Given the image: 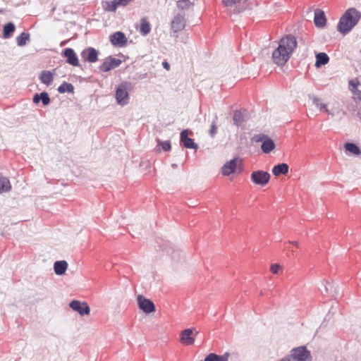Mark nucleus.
<instances>
[{"label":"nucleus","mask_w":361,"mask_h":361,"mask_svg":"<svg viewBox=\"0 0 361 361\" xmlns=\"http://www.w3.org/2000/svg\"><path fill=\"white\" fill-rule=\"evenodd\" d=\"M68 268V263L66 261L61 260L56 261L54 264V270L56 275L61 276L65 274Z\"/></svg>","instance_id":"aec40b11"},{"label":"nucleus","mask_w":361,"mask_h":361,"mask_svg":"<svg viewBox=\"0 0 361 361\" xmlns=\"http://www.w3.org/2000/svg\"><path fill=\"white\" fill-rule=\"evenodd\" d=\"M281 269V266L278 264H273L271 266V271L273 273V274H277L279 272V270Z\"/></svg>","instance_id":"4c0bfd02"},{"label":"nucleus","mask_w":361,"mask_h":361,"mask_svg":"<svg viewBox=\"0 0 361 361\" xmlns=\"http://www.w3.org/2000/svg\"><path fill=\"white\" fill-rule=\"evenodd\" d=\"M251 180L256 185L264 186L270 179V174L264 171H255L251 173Z\"/></svg>","instance_id":"0eeeda50"},{"label":"nucleus","mask_w":361,"mask_h":361,"mask_svg":"<svg viewBox=\"0 0 361 361\" xmlns=\"http://www.w3.org/2000/svg\"><path fill=\"white\" fill-rule=\"evenodd\" d=\"M54 73L49 71H43L39 78L42 83L46 85L47 86H49L54 80Z\"/></svg>","instance_id":"6ab92c4d"},{"label":"nucleus","mask_w":361,"mask_h":361,"mask_svg":"<svg viewBox=\"0 0 361 361\" xmlns=\"http://www.w3.org/2000/svg\"><path fill=\"white\" fill-rule=\"evenodd\" d=\"M185 26V20L183 16L177 15L171 22V29L173 32L183 30Z\"/></svg>","instance_id":"2eb2a0df"},{"label":"nucleus","mask_w":361,"mask_h":361,"mask_svg":"<svg viewBox=\"0 0 361 361\" xmlns=\"http://www.w3.org/2000/svg\"><path fill=\"white\" fill-rule=\"evenodd\" d=\"M297 46L295 37L291 35L283 37L278 47L272 53V59L278 66H283L290 59Z\"/></svg>","instance_id":"f257e3e1"},{"label":"nucleus","mask_w":361,"mask_h":361,"mask_svg":"<svg viewBox=\"0 0 361 361\" xmlns=\"http://www.w3.org/2000/svg\"><path fill=\"white\" fill-rule=\"evenodd\" d=\"M349 90L354 95L361 96V83L357 78H353L349 81Z\"/></svg>","instance_id":"a211bd4d"},{"label":"nucleus","mask_w":361,"mask_h":361,"mask_svg":"<svg viewBox=\"0 0 361 361\" xmlns=\"http://www.w3.org/2000/svg\"><path fill=\"white\" fill-rule=\"evenodd\" d=\"M230 355L226 353L222 355H217L214 353H210L204 358V361H228Z\"/></svg>","instance_id":"5701e85b"},{"label":"nucleus","mask_w":361,"mask_h":361,"mask_svg":"<svg viewBox=\"0 0 361 361\" xmlns=\"http://www.w3.org/2000/svg\"><path fill=\"white\" fill-rule=\"evenodd\" d=\"M280 361H290V359L288 358H283L282 360H281Z\"/></svg>","instance_id":"79ce46f5"},{"label":"nucleus","mask_w":361,"mask_h":361,"mask_svg":"<svg viewBox=\"0 0 361 361\" xmlns=\"http://www.w3.org/2000/svg\"><path fill=\"white\" fill-rule=\"evenodd\" d=\"M130 82L123 81L116 87L115 97L118 104L121 106H126L129 103L130 95L128 90L130 87Z\"/></svg>","instance_id":"7ed1b4c3"},{"label":"nucleus","mask_w":361,"mask_h":361,"mask_svg":"<svg viewBox=\"0 0 361 361\" xmlns=\"http://www.w3.org/2000/svg\"><path fill=\"white\" fill-rule=\"evenodd\" d=\"M290 356L293 361H312L310 351L305 346L293 348L290 351Z\"/></svg>","instance_id":"20e7f679"},{"label":"nucleus","mask_w":361,"mask_h":361,"mask_svg":"<svg viewBox=\"0 0 361 361\" xmlns=\"http://www.w3.org/2000/svg\"><path fill=\"white\" fill-rule=\"evenodd\" d=\"M63 56L67 59V63L73 66H78L79 61L74 50L71 48H67L63 51Z\"/></svg>","instance_id":"dca6fc26"},{"label":"nucleus","mask_w":361,"mask_h":361,"mask_svg":"<svg viewBox=\"0 0 361 361\" xmlns=\"http://www.w3.org/2000/svg\"><path fill=\"white\" fill-rule=\"evenodd\" d=\"M234 124L236 126L241 125L242 122V114L240 111H235L233 115Z\"/></svg>","instance_id":"72a5a7b5"},{"label":"nucleus","mask_w":361,"mask_h":361,"mask_svg":"<svg viewBox=\"0 0 361 361\" xmlns=\"http://www.w3.org/2000/svg\"><path fill=\"white\" fill-rule=\"evenodd\" d=\"M314 23L317 27H324L326 23L324 12L320 9L314 11Z\"/></svg>","instance_id":"f3484780"},{"label":"nucleus","mask_w":361,"mask_h":361,"mask_svg":"<svg viewBox=\"0 0 361 361\" xmlns=\"http://www.w3.org/2000/svg\"><path fill=\"white\" fill-rule=\"evenodd\" d=\"M344 147L346 151L349 152L350 153L354 155H359L360 154V148L353 143H345Z\"/></svg>","instance_id":"c85d7f7f"},{"label":"nucleus","mask_w":361,"mask_h":361,"mask_svg":"<svg viewBox=\"0 0 361 361\" xmlns=\"http://www.w3.org/2000/svg\"><path fill=\"white\" fill-rule=\"evenodd\" d=\"M288 172V166L286 164H280L275 166L272 169L274 176H278L281 174H286Z\"/></svg>","instance_id":"b1692460"},{"label":"nucleus","mask_w":361,"mask_h":361,"mask_svg":"<svg viewBox=\"0 0 361 361\" xmlns=\"http://www.w3.org/2000/svg\"><path fill=\"white\" fill-rule=\"evenodd\" d=\"M69 306L73 311L77 312L80 316L88 315L90 312V308L85 302L73 300L69 303Z\"/></svg>","instance_id":"1a4fd4ad"},{"label":"nucleus","mask_w":361,"mask_h":361,"mask_svg":"<svg viewBox=\"0 0 361 361\" xmlns=\"http://www.w3.org/2000/svg\"><path fill=\"white\" fill-rule=\"evenodd\" d=\"M329 61L328 55L325 53H319L316 55V67H320L322 65L326 64Z\"/></svg>","instance_id":"393cba45"},{"label":"nucleus","mask_w":361,"mask_h":361,"mask_svg":"<svg viewBox=\"0 0 361 361\" xmlns=\"http://www.w3.org/2000/svg\"><path fill=\"white\" fill-rule=\"evenodd\" d=\"M191 5L192 4L189 0H179L177 2L178 8L181 10L189 8Z\"/></svg>","instance_id":"473e14b6"},{"label":"nucleus","mask_w":361,"mask_h":361,"mask_svg":"<svg viewBox=\"0 0 361 361\" xmlns=\"http://www.w3.org/2000/svg\"><path fill=\"white\" fill-rule=\"evenodd\" d=\"M15 31V25L13 23H8L4 27L3 37L5 39L10 38Z\"/></svg>","instance_id":"bb28decb"},{"label":"nucleus","mask_w":361,"mask_h":361,"mask_svg":"<svg viewBox=\"0 0 361 361\" xmlns=\"http://www.w3.org/2000/svg\"><path fill=\"white\" fill-rule=\"evenodd\" d=\"M11 185L8 178L0 176V193L10 191Z\"/></svg>","instance_id":"a878e982"},{"label":"nucleus","mask_w":361,"mask_h":361,"mask_svg":"<svg viewBox=\"0 0 361 361\" xmlns=\"http://www.w3.org/2000/svg\"><path fill=\"white\" fill-rule=\"evenodd\" d=\"M121 60L109 56L106 58L99 67L102 71L107 72L120 66Z\"/></svg>","instance_id":"9d476101"},{"label":"nucleus","mask_w":361,"mask_h":361,"mask_svg":"<svg viewBox=\"0 0 361 361\" xmlns=\"http://www.w3.org/2000/svg\"><path fill=\"white\" fill-rule=\"evenodd\" d=\"M261 148L264 153H269L275 148V144L271 139L265 137L262 140Z\"/></svg>","instance_id":"412c9836"},{"label":"nucleus","mask_w":361,"mask_h":361,"mask_svg":"<svg viewBox=\"0 0 361 361\" xmlns=\"http://www.w3.org/2000/svg\"><path fill=\"white\" fill-rule=\"evenodd\" d=\"M312 102L319 111L326 112L332 116L340 112V105L338 102H334L333 104V106L331 110L327 108V105L326 104L323 103L322 100L317 97H313Z\"/></svg>","instance_id":"423d86ee"},{"label":"nucleus","mask_w":361,"mask_h":361,"mask_svg":"<svg viewBox=\"0 0 361 361\" xmlns=\"http://www.w3.org/2000/svg\"><path fill=\"white\" fill-rule=\"evenodd\" d=\"M242 159L235 157L228 161H226L221 169V173L224 176H228L237 171L238 169L242 166Z\"/></svg>","instance_id":"39448f33"},{"label":"nucleus","mask_w":361,"mask_h":361,"mask_svg":"<svg viewBox=\"0 0 361 361\" xmlns=\"http://www.w3.org/2000/svg\"><path fill=\"white\" fill-rule=\"evenodd\" d=\"M239 1L240 0H222V2L225 6H232Z\"/></svg>","instance_id":"e433bc0d"},{"label":"nucleus","mask_w":361,"mask_h":361,"mask_svg":"<svg viewBox=\"0 0 361 361\" xmlns=\"http://www.w3.org/2000/svg\"><path fill=\"white\" fill-rule=\"evenodd\" d=\"M360 119H361V116H360Z\"/></svg>","instance_id":"37998d69"},{"label":"nucleus","mask_w":361,"mask_h":361,"mask_svg":"<svg viewBox=\"0 0 361 361\" xmlns=\"http://www.w3.org/2000/svg\"><path fill=\"white\" fill-rule=\"evenodd\" d=\"M113 1L115 5L116 10L118 6H126L130 3L128 0H113Z\"/></svg>","instance_id":"f704fd0d"},{"label":"nucleus","mask_w":361,"mask_h":361,"mask_svg":"<svg viewBox=\"0 0 361 361\" xmlns=\"http://www.w3.org/2000/svg\"><path fill=\"white\" fill-rule=\"evenodd\" d=\"M102 8L108 12H115L116 8L113 1H103L102 2Z\"/></svg>","instance_id":"2f4dec72"},{"label":"nucleus","mask_w":361,"mask_h":361,"mask_svg":"<svg viewBox=\"0 0 361 361\" xmlns=\"http://www.w3.org/2000/svg\"><path fill=\"white\" fill-rule=\"evenodd\" d=\"M40 100H42V104L44 106L48 105L50 103V98L48 94L45 92L39 94H35L33 97V102L37 104Z\"/></svg>","instance_id":"4be33fe9"},{"label":"nucleus","mask_w":361,"mask_h":361,"mask_svg":"<svg viewBox=\"0 0 361 361\" xmlns=\"http://www.w3.org/2000/svg\"><path fill=\"white\" fill-rule=\"evenodd\" d=\"M74 87L72 84L68 83V82H63L58 88V91L60 93H65V92H73Z\"/></svg>","instance_id":"7c9ffc66"},{"label":"nucleus","mask_w":361,"mask_h":361,"mask_svg":"<svg viewBox=\"0 0 361 361\" xmlns=\"http://www.w3.org/2000/svg\"><path fill=\"white\" fill-rule=\"evenodd\" d=\"M151 30L149 22L145 19H142L140 23V32L142 35H147Z\"/></svg>","instance_id":"c756f323"},{"label":"nucleus","mask_w":361,"mask_h":361,"mask_svg":"<svg viewBox=\"0 0 361 361\" xmlns=\"http://www.w3.org/2000/svg\"><path fill=\"white\" fill-rule=\"evenodd\" d=\"M181 343L185 345H192L195 342L193 336V330L192 329H187L183 330L180 334Z\"/></svg>","instance_id":"4468645a"},{"label":"nucleus","mask_w":361,"mask_h":361,"mask_svg":"<svg viewBox=\"0 0 361 361\" xmlns=\"http://www.w3.org/2000/svg\"><path fill=\"white\" fill-rule=\"evenodd\" d=\"M188 135L189 130L187 129L183 130L180 135V142L186 148L197 149L198 148L197 144L192 139L188 137Z\"/></svg>","instance_id":"f8f14e48"},{"label":"nucleus","mask_w":361,"mask_h":361,"mask_svg":"<svg viewBox=\"0 0 361 361\" xmlns=\"http://www.w3.org/2000/svg\"><path fill=\"white\" fill-rule=\"evenodd\" d=\"M30 35L26 32L21 33L18 37H16V43L19 47L25 46L29 41Z\"/></svg>","instance_id":"cd10ccee"},{"label":"nucleus","mask_w":361,"mask_h":361,"mask_svg":"<svg viewBox=\"0 0 361 361\" xmlns=\"http://www.w3.org/2000/svg\"><path fill=\"white\" fill-rule=\"evenodd\" d=\"M291 244H293V245L298 247L299 245V243L298 241H291L290 242Z\"/></svg>","instance_id":"a19ab883"},{"label":"nucleus","mask_w":361,"mask_h":361,"mask_svg":"<svg viewBox=\"0 0 361 361\" xmlns=\"http://www.w3.org/2000/svg\"><path fill=\"white\" fill-rule=\"evenodd\" d=\"M137 302L139 308L146 314H150L155 311V305L152 300L146 298L142 295L137 296Z\"/></svg>","instance_id":"6e6552de"},{"label":"nucleus","mask_w":361,"mask_h":361,"mask_svg":"<svg viewBox=\"0 0 361 361\" xmlns=\"http://www.w3.org/2000/svg\"><path fill=\"white\" fill-rule=\"evenodd\" d=\"M360 18L361 13L356 8L347 9L339 20L337 30L343 35L348 34L357 24Z\"/></svg>","instance_id":"f03ea898"},{"label":"nucleus","mask_w":361,"mask_h":361,"mask_svg":"<svg viewBox=\"0 0 361 361\" xmlns=\"http://www.w3.org/2000/svg\"><path fill=\"white\" fill-rule=\"evenodd\" d=\"M81 56L84 60L90 63H94L98 60V51L92 47L83 50Z\"/></svg>","instance_id":"ddd939ff"},{"label":"nucleus","mask_w":361,"mask_h":361,"mask_svg":"<svg viewBox=\"0 0 361 361\" xmlns=\"http://www.w3.org/2000/svg\"><path fill=\"white\" fill-rule=\"evenodd\" d=\"M159 145L161 146V148L164 151H169L171 149V143L169 141H158Z\"/></svg>","instance_id":"c9c22d12"},{"label":"nucleus","mask_w":361,"mask_h":361,"mask_svg":"<svg viewBox=\"0 0 361 361\" xmlns=\"http://www.w3.org/2000/svg\"><path fill=\"white\" fill-rule=\"evenodd\" d=\"M216 132H217V128L214 123H212V125L211 126V129L209 130L210 135L212 137H214L216 134Z\"/></svg>","instance_id":"58836bf2"},{"label":"nucleus","mask_w":361,"mask_h":361,"mask_svg":"<svg viewBox=\"0 0 361 361\" xmlns=\"http://www.w3.org/2000/svg\"><path fill=\"white\" fill-rule=\"evenodd\" d=\"M111 43L118 47H122L126 45L128 39L124 33L121 32H116L109 37Z\"/></svg>","instance_id":"9b49d317"},{"label":"nucleus","mask_w":361,"mask_h":361,"mask_svg":"<svg viewBox=\"0 0 361 361\" xmlns=\"http://www.w3.org/2000/svg\"><path fill=\"white\" fill-rule=\"evenodd\" d=\"M162 65H163V67H164V68H166V70H169V68H170V66H169V64L166 61H164V62L162 63Z\"/></svg>","instance_id":"ea45409f"}]
</instances>
